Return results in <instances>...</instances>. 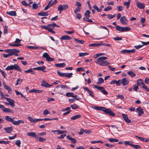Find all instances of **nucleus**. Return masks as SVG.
I'll list each match as a JSON object with an SVG mask.
<instances>
[{"instance_id":"f257e3e1","label":"nucleus","mask_w":149,"mask_h":149,"mask_svg":"<svg viewBox=\"0 0 149 149\" xmlns=\"http://www.w3.org/2000/svg\"><path fill=\"white\" fill-rule=\"evenodd\" d=\"M94 109L97 110H101L104 111L105 113L108 114L110 115L113 116H115V113L111 111L110 109H107L102 107H95Z\"/></svg>"},{"instance_id":"f03ea898","label":"nucleus","mask_w":149,"mask_h":149,"mask_svg":"<svg viewBox=\"0 0 149 149\" xmlns=\"http://www.w3.org/2000/svg\"><path fill=\"white\" fill-rule=\"evenodd\" d=\"M107 57L102 56L99 58L95 62L101 66H107L110 64V63L106 61H105L107 59Z\"/></svg>"},{"instance_id":"7ed1b4c3","label":"nucleus","mask_w":149,"mask_h":149,"mask_svg":"<svg viewBox=\"0 0 149 149\" xmlns=\"http://www.w3.org/2000/svg\"><path fill=\"white\" fill-rule=\"evenodd\" d=\"M10 118L8 116H6L5 118V119L8 121L12 122V123L15 125H18L20 123H24V122L22 120H18L17 121H14V118Z\"/></svg>"},{"instance_id":"20e7f679","label":"nucleus","mask_w":149,"mask_h":149,"mask_svg":"<svg viewBox=\"0 0 149 149\" xmlns=\"http://www.w3.org/2000/svg\"><path fill=\"white\" fill-rule=\"evenodd\" d=\"M4 52L8 53L10 56L15 55L17 56H18V54L20 51L19 50L15 49H8L4 50Z\"/></svg>"},{"instance_id":"39448f33","label":"nucleus","mask_w":149,"mask_h":149,"mask_svg":"<svg viewBox=\"0 0 149 149\" xmlns=\"http://www.w3.org/2000/svg\"><path fill=\"white\" fill-rule=\"evenodd\" d=\"M14 69L17 70L20 72H22V70L20 69L19 66L16 64H15L14 65H11L9 66H8L5 69V70H10Z\"/></svg>"},{"instance_id":"423d86ee","label":"nucleus","mask_w":149,"mask_h":149,"mask_svg":"<svg viewBox=\"0 0 149 149\" xmlns=\"http://www.w3.org/2000/svg\"><path fill=\"white\" fill-rule=\"evenodd\" d=\"M57 73L58 75L61 77H66L68 78H70L73 74L72 73H62L59 70H58L57 71Z\"/></svg>"},{"instance_id":"0eeeda50","label":"nucleus","mask_w":149,"mask_h":149,"mask_svg":"<svg viewBox=\"0 0 149 149\" xmlns=\"http://www.w3.org/2000/svg\"><path fill=\"white\" fill-rule=\"evenodd\" d=\"M94 87L95 88L100 90L101 92L103 94L107 95L108 94V92L105 90L104 88L103 87H101L97 85H94Z\"/></svg>"},{"instance_id":"6e6552de","label":"nucleus","mask_w":149,"mask_h":149,"mask_svg":"<svg viewBox=\"0 0 149 149\" xmlns=\"http://www.w3.org/2000/svg\"><path fill=\"white\" fill-rule=\"evenodd\" d=\"M0 109H1L4 112L13 113L14 112L13 110H11L9 108H6L3 105H1L0 104Z\"/></svg>"},{"instance_id":"1a4fd4ad","label":"nucleus","mask_w":149,"mask_h":149,"mask_svg":"<svg viewBox=\"0 0 149 149\" xmlns=\"http://www.w3.org/2000/svg\"><path fill=\"white\" fill-rule=\"evenodd\" d=\"M68 8V5H60L58 8V10L60 12L59 13L61 14L62 11L66 10Z\"/></svg>"},{"instance_id":"9d476101","label":"nucleus","mask_w":149,"mask_h":149,"mask_svg":"<svg viewBox=\"0 0 149 149\" xmlns=\"http://www.w3.org/2000/svg\"><path fill=\"white\" fill-rule=\"evenodd\" d=\"M42 56L48 61H53L54 60V59L51 57L47 53H44L43 54Z\"/></svg>"},{"instance_id":"9b49d317","label":"nucleus","mask_w":149,"mask_h":149,"mask_svg":"<svg viewBox=\"0 0 149 149\" xmlns=\"http://www.w3.org/2000/svg\"><path fill=\"white\" fill-rule=\"evenodd\" d=\"M5 99L9 102L8 104H9V105L11 107H14V106L15 102L13 100L8 97H5Z\"/></svg>"},{"instance_id":"f8f14e48","label":"nucleus","mask_w":149,"mask_h":149,"mask_svg":"<svg viewBox=\"0 0 149 149\" xmlns=\"http://www.w3.org/2000/svg\"><path fill=\"white\" fill-rule=\"evenodd\" d=\"M41 27L43 29L47 30L49 32L52 33H55V32L54 31L52 28L48 27V26H46L42 25L41 26Z\"/></svg>"},{"instance_id":"ddd939ff","label":"nucleus","mask_w":149,"mask_h":149,"mask_svg":"<svg viewBox=\"0 0 149 149\" xmlns=\"http://www.w3.org/2000/svg\"><path fill=\"white\" fill-rule=\"evenodd\" d=\"M29 121L32 123H35L40 121H42L43 119H34L31 117L29 116Z\"/></svg>"},{"instance_id":"4468645a","label":"nucleus","mask_w":149,"mask_h":149,"mask_svg":"<svg viewBox=\"0 0 149 149\" xmlns=\"http://www.w3.org/2000/svg\"><path fill=\"white\" fill-rule=\"evenodd\" d=\"M46 68L45 66H43L41 67H37L33 68V70H38L40 71H42L44 72H47V71L45 70Z\"/></svg>"},{"instance_id":"2eb2a0df","label":"nucleus","mask_w":149,"mask_h":149,"mask_svg":"<svg viewBox=\"0 0 149 149\" xmlns=\"http://www.w3.org/2000/svg\"><path fill=\"white\" fill-rule=\"evenodd\" d=\"M82 88L86 90L91 96L93 97H94V95H93L94 93L93 91L90 90L87 87H83Z\"/></svg>"},{"instance_id":"dca6fc26","label":"nucleus","mask_w":149,"mask_h":149,"mask_svg":"<svg viewBox=\"0 0 149 149\" xmlns=\"http://www.w3.org/2000/svg\"><path fill=\"white\" fill-rule=\"evenodd\" d=\"M121 83L123 86H125L128 84L129 81L127 78H124L121 80Z\"/></svg>"},{"instance_id":"f3484780","label":"nucleus","mask_w":149,"mask_h":149,"mask_svg":"<svg viewBox=\"0 0 149 149\" xmlns=\"http://www.w3.org/2000/svg\"><path fill=\"white\" fill-rule=\"evenodd\" d=\"M122 116L123 118L126 122L127 123H131V120L128 118L126 114H123Z\"/></svg>"},{"instance_id":"a211bd4d","label":"nucleus","mask_w":149,"mask_h":149,"mask_svg":"<svg viewBox=\"0 0 149 149\" xmlns=\"http://www.w3.org/2000/svg\"><path fill=\"white\" fill-rule=\"evenodd\" d=\"M3 84L4 88L8 91V93H9L10 92L12 91V88L8 86L7 85L4 81L3 82Z\"/></svg>"},{"instance_id":"6ab92c4d","label":"nucleus","mask_w":149,"mask_h":149,"mask_svg":"<svg viewBox=\"0 0 149 149\" xmlns=\"http://www.w3.org/2000/svg\"><path fill=\"white\" fill-rule=\"evenodd\" d=\"M136 112H138V116H141L143 113V111L141 107H138L136 109Z\"/></svg>"},{"instance_id":"aec40b11","label":"nucleus","mask_w":149,"mask_h":149,"mask_svg":"<svg viewBox=\"0 0 149 149\" xmlns=\"http://www.w3.org/2000/svg\"><path fill=\"white\" fill-rule=\"evenodd\" d=\"M136 6L138 8L141 9H143L145 7V4L144 3H141L140 2H138L136 3Z\"/></svg>"},{"instance_id":"412c9836","label":"nucleus","mask_w":149,"mask_h":149,"mask_svg":"<svg viewBox=\"0 0 149 149\" xmlns=\"http://www.w3.org/2000/svg\"><path fill=\"white\" fill-rule=\"evenodd\" d=\"M121 84V80H119L118 81H116V80H113L111 82L110 84H116L118 86H119Z\"/></svg>"},{"instance_id":"4be33fe9","label":"nucleus","mask_w":149,"mask_h":149,"mask_svg":"<svg viewBox=\"0 0 149 149\" xmlns=\"http://www.w3.org/2000/svg\"><path fill=\"white\" fill-rule=\"evenodd\" d=\"M120 21L121 23L123 24H127V20L125 16L122 17L120 18Z\"/></svg>"},{"instance_id":"5701e85b","label":"nucleus","mask_w":149,"mask_h":149,"mask_svg":"<svg viewBox=\"0 0 149 149\" xmlns=\"http://www.w3.org/2000/svg\"><path fill=\"white\" fill-rule=\"evenodd\" d=\"M136 84L137 85L139 86L141 85L143 86L145 84L143 80L141 79H139L136 81Z\"/></svg>"},{"instance_id":"b1692460","label":"nucleus","mask_w":149,"mask_h":149,"mask_svg":"<svg viewBox=\"0 0 149 149\" xmlns=\"http://www.w3.org/2000/svg\"><path fill=\"white\" fill-rule=\"evenodd\" d=\"M66 137L71 142L73 143H75L77 142L76 140L75 139L72 138L69 135H67Z\"/></svg>"},{"instance_id":"393cba45","label":"nucleus","mask_w":149,"mask_h":149,"mask_svg":"<svg viewBox=\"0 0 149 149\" xmlns=\"http://www.w3.org/2000/svg\"><path fill=\"white\" fill-rule=\"evenodd\" d=\"M41 85L43 87L47 88L50 87L52 86V85H49L45 81H43L41 84Z\"/></svg>"},{"instance_id":"a878e982","label":"nucleus","mask_w":149,"mask_h":149,"mask_svg":"<svg viewBox=\"0 0 149 149\" xmlns=\"http://www.w3.org/2000/svg\"><path fill=\"white\" fill-rule=\"evenodd\" d=\"M102 44V42L100 43H93L89 45V46L91 47H97Z\"/></svg>"},{"instance_id":"bb28decb","label":"nucleus","mask_w":149,"mask_h":149,"mask_svg":"<svg viewBox=\"0 0 149 149\" xmlns=\"http://www.w3.org/2000/svg\"><path fill=\"white\" fill-rule=\"evenodd\" d=\"M4 130H5L6 132L10 133L12 132L13 130V128L11 127H6L4 128Z\"/></svg>"},{"instance_id":"cd10ccee","label":"nucleus","mask_w":149,"mask_h":149,"mask_svg":"<svg viewBox=\"0 0 149 149\" xmlns=\"http://www.w3.org/2000/svg\"><path fill=\"white\" fill-rule=\"evenodd\" d=\"M71 37L68 35L63 36L60 38L61 39L63 40H69L71 39Z\"/></svg>"},{"instance_id":"c85d7f7f","label":"nucleus","mask_w":149,"mask_h":149,"mask_svg":"<svg viewBox=\"0 0 149 149\" xmlns=\"http://www.w3.org/2000/svg\"><path fill=\"white\" fill-rule=\"evenodd\" d=\"M6 13L10 16H15L16 15V13L15 11H13L10 12H7Z\"/></svg>"},{"instance_id":"c756f323","label":"nucleus","mask_w":149,"mask_h":149,"mask_svg":"<svg viewBox=\"0 0 149 149\" xmlns=\"http://www.w3.org/2000/svg\"><path fill=\"white\" fill-rule=\"evenodd\" d=\"M81 116L80 115H76L70 118V119L74 120L81 117Z\"/></svg>"},{"instance_id":"7c9ffc66","label":"nucleus","mask_w":149,"mask_h":149,"mask_svg":"<svg viewBox=\"0 0 149 149\" xmlns=\"http://www.w3.org/2000/svg\"><path fill=\"white\" fill-rule=\"evenodd\" d=\"M130 3V0H129L127 2H124L123 3V4L125 6H126V8L128 9L129 8Z\"/></svg>"},{"instance_id":"2f4dec72","label":"nucleus","mask_w":149,"mask_h":149,"mask_svg":"<svg viewBox=\"0 0 149 149\" xmlns=\"http://www.w3.org/2000/svg\"><path fill=\"white\" fill-rule=\"evenodd\" d=\"M55 66L57 67L62 68L65 66V64L64 63H56L55 64Z\"/></svg>"},{"instance_id":"473e14b6","label":"nucleus","mask_w":149,"mask_h":149,"mask_svg":"<svg viewBox=\"0 0 149 149\" xmlns=\"http://www.w3.org/2000/svg\"><path fill=\"white\" fill-rule=\"evenodd\" d=\"M48 12H41L38 13V15L42 16H47L48 15Z\"/></svg>"},{"instance_id":"72a5a7b5","label":"nucleus","mask_w":149,"mask_h":149,"mask_svg":"<svg viewBox=\"0 0 149 149\" xmlns=\"http://www.w3.org/2000/svg\"><path fill=\"white\" fill-rule=\"evenodd\" d=\"M70 107L73 109H75L79 108V106L77 104H74L70 105Z\"/></svg>"},{"instance_id":"f704fd0d","label":"nucleus","mask_w":149,"mask_h":149,"mask_svg":"<svg viewBox=\"0 0 149 149\" xmlns=\"http://www.w3.org/2000/svg\"><path fill=\"white\" fill-rule=\"evenodd\" d=\"M131 28L129 27H122V32L124 31H130L131 29Z\"/></svg>"},{"instance_id":"c9c22d12","label":"nucleus","mask_w":149,"mask_h":149,"mask_svg":"<svg viewBox=\"0 0 149 149\" xmlns=\"http://www.w3.org/2000/svg\"><path fill=\"white\" fill-rule=\"evenodd\" d=\"M52 0L50 1L49 3H48L49 4V5L50 6V7L52 6L53 5H54V4H55L57 2V0H55V1L52 2Z\"/></svg>"},{"instance_id":"e433bc0d","label":"nucleus","mask_w":149,"mask_h":149,"mask_svg":"<svg viewBox=\"0 0 149 149\" xmlns=\"http://www.w3.org/2000/svg\"><path fill=\"white\" fill-rule=\"evenodd\" d=\"M108 140L110 142H118L119 141L118 139L113 138H109L108 139Z\"/></svg>"},{"instance_id":"4c0bfd02","label":"nucleus","mask_w":149,"mask_h":149,"mask_svg":"<svg viewBox=\"0 0 149 149\" xmlns=\"http://www.w3.org/2000/svg\"><path fill=\"white\" fill-rule=\"evenodd\" d=\"M128 74L132 77H134L136 76V74L132 71H129L127 72Z\"/></svg>"},{"instance_id":"58836bf2","label":"nucleus","mask_w":149,"mask_h":149,"mask_svg":"<svg viewBox=\"0 0 149 149\" xmlns=\"http://www.w3.org/2000/svg\"><path fill=\"white\" fill-rule=\"evenodd\" d=\"M91 12L89 10H87L85 13L84 15L86 17L89 18L90 17V16L89 15V14Z\"/></svg>"},{"instance_id":"ea45409f","label":"nucleus","mask_w":149,"mask_h":149,"mask_svg":"<svg viewBox=\"0 0 149 149\" xmlns=\"http://www.w3.org/2000/svg\"><path fill=\"white\" fill-rule=\"evenodd\" d=\"M74 40L77 42L81 44H83L84 42V41L83 40H80L76 38H74Z\"/></svg>"},{"instance_id":"a19ab883","label":"nucleus","mask_w":149,"mask_h":149,"mask_svg":"<svg viewBox=\"0 0 149 149\" xmlns=\"http://www.w3.org/2000/svg\"><path fill=\"white\" fill-rule=\"evenodd\" d=\"M67 132V131L66 130L61 131L59 130H57V133L58 134H62L66 133Z\"/></svg>"},{"instance_id":"79ce46f5","label":"nucleus","mask_w":149,"mask_h":149,"mask_svg":"<svg viewBox=\"0 0 149 149\" xmlns=\"http://www.w3.org/2000/svg\"><path fill=\"white\" fill-rule=\"evenodd\" d=\"M124 143L126 146L129 145H131V146H132V145L133 144L132 142V141H125Z\"/></svg>"},{"instance_id":"37998d69","label":"nucleus","mask_w":149,"mask_h":149,"mask_svg":"<svg viewBox=\"0 0 149 149\" xmlns=\"http://www.w3.org/2000/svg\"><path fill=\"white\" fill-rule=\"evenodd\" d=\"M88 53L85 52V53H79V56L83 57L86 55H88Z\"/></svg>"},{"instance_id":"c03bdc74","label":"nucleus","mask_w":149,"mask_h":149,"mask_svg":"<svg viewBox=\"0 0 149 149\" xmlns=\"http://www.w3.org/2000/svg\"><path fill=\"white\" fill-rule=\"evenodd\" d=\"M104 82L103 79L101 77L99 78L98 79V81L97 82V84H102Z\"/></svg>"},{"instance_id":"a18cd8bd","label":"nucleus","mask_w":149,"mask_h":149,"mask_svg":"<svg viewBox=\"0 0 149 149\" xmlns=\"http://www.w3.org/2000/svg\"><path fill=\"white\" fill-rule=\"evenodd\" d=\"M22 81V79L19 78L18 79L17 81V82L15 84V86H17L18 84H21Z\"/></svg>"},{"instance_id":"49530a36","label":"nucleus","mask_w":149,"mask_h":149,"mask_svg":"<svg viewBox=\"0 0 149 149\" xmlns=\"http://www.w3.org/2000/svg\"><path fill=\"white\" fill-rule=\"evenodd\" d=\"M134 148L136 149H138L139 148H141V147L138 145H135L134 144H133L132 145V146Z\"/></svg>"},{"instance_id":"de8ad7c7","label":"nucleus","mask_w":149,"mask_h":149,"mask_svg":"<svg viewBox=\"0 0 149 149\" xmlns=\"http://www.w3.org/2000/svg\"><path fill=\"white\" fill-rule=\"evenodd\" d=\"M3 33L4 34H7L8 33V26H4Z\"/></svg>"},{"instance_id":"09e8293b","label":"nucleus","mask_w":149,"mask_h":149,"mask_svg":"<svg viewBox=\"0 0 149 149\" xmlns=\"http://www.w3.org/2000/svg\"><path fill=\"white\" fill-rule=\"evenodd\" d=\"M93 8L96 10L98 12H100L101 11L100 9L96 5H94Z\"/></svg>"},{"instance_id":"8fccbe9b","label":"nucleus","mask_w":149,"mask_h":149,"mask_svg":"<svg viewBox=\"0 0 149 149\" xmlns=\"http://www.w3.org/2000/svg\"><path fill=\"white\" fill-rule=\"evenodd\" d=\"M116 15H112L111 14H108L107 15V18L108 19H111L112 18H113V17H115V16Z\"/></svg>"},{"instance_id":"3c124183","label":"nucleus","mask_w":149,"mask_h":149,"mask_svg":"<svg viewBox=\"0 0 149 149\" xmlns=\"http://www.w3.org/2000/svg\"><path fill=\"white\" fill-rule=\"evenodd\" d=\"M38 5L36 3H34L32 5L33 9H37L38 8Z\"/></svg>"},{"instance_id":"603ef678","label":"nucleus","mask_w":149,"mask_h":149,"mask_svg":"<svg viewBox=\"0 0 149 149\" xmlns=\"http://www.w3.org/2000/svg\"><path fill=\"white\" fill-rule=\"evenodd\" d=\"M116 29L117 31L122 32V27L118 25L116 27Z\"/></svg>"},{"instance_id":"864d4df0","label":"nucleus","mask_w":149,"mask_h":149,"mask_svg":"<svg viewBox=\"0 0 149 149\" xmlns=\"http://www.w3.org/2000/svg\"><path fill=\"white\" fill-rule=\"evenodd\" d=\"M112 8L110 6H108L106 8L104 9V10L105 11H109L111 10Z\"/></svg>"},{"instance_id":"5fc2aeb1","label":"nucleus","mask_w":149,"mask_h":149,"mask_svg":"<svg viewBox=\"0 0 149 149\" xmlns=\"http://www.w3.org/2000/svg\"><path fill=\"white\" fill-rule=\"evenodd\" d=\"M88 18H83V20L84 21H86L88 22H93V21L91 19H88Z\"/></svg>"},{"instance_id":"6e6d98bb","label":"nucleus","mask_w":149,"mask_h":149,"mask_svg":"<svg viewBox=\"0 0 149 149\" xmlns=\"http://www.w3.org/2000/svg\"><path fill=\"white\" fill-rule=\"evenodd\" d=\"M10 141H0V143L3 144H8Z\"/></svg>"},{"instance_id":"4d7b16f0","label":"nucleus","mask_w":149,"mask_h":149,"mask_svg":"<svg viewBox=\"0 0 149 149\" xmlns=\"http://www.w3.org/2000/svg\"><path fill=\"white\" fill-rule=\"evenodd\" d=\"M73 94L74 93H67L65 95L68 97H72Z\"/></svg>"},{"instance_id":"13d9d810","label":"nucleus","mask_w":149,"mask_h":149,"mask_svg":"<svg viewBox=\"0 0 149 149\" xmlns=\"http://www.w3.org/2000/svg\"><path fill=\"white\" fill-rule=\"evenodd\" d=\"M120 52L122 54H128V50L124 49L123 50L121 51H120Z\"/></svg>"},{"instance_id":"bf43d9fd","label":"nucleus","mask_w":149,"mask_h":149,"mask_svg":"<svg viewBox=\"0 0 149 149\" xmlns=\"http://www.w3.org/2000/svg\"><path fill=\"white\" fill-rule=\"evenodd\" d=\"M50 113V112L48 111L47 109L45 110L43 112V114L45 116H46L47 114Z\"/></svg>"},{"instance_id":"052dcab7","label":"nucleus","mask_w":149,"mask_h":149,"mask_svg":"<svg viewBox=\"0 0 149 149\" xmlns=\"http://www.w3.org/2000/svg\"><path fill=\"white\" fill-rule=\"evenodd\" d=\"M142 88L148 92L149 91V88H148L147 86L144 84V85L142 86Z\"/></svg>"},{"instance_id":"680f3d73","label":"nucleus","mask_w":149,"mask_h":149,"mask_svg":"<svg viewBox=\"0 0 149 149\" xmlns=\"http://www.w3.org/2000/svg\"><path fill=\"white\" fill-rule=\"evenodd\" d=\"M36 133L33 132H29V136L34 137Z\"/></svg>"},{"instance_id":"e2e57ef3","label":"nucleus","mask_w":149,"mask_h":149,"mask_svg":"<svg viewBox=\"0 0 149 149\" xmlns=\"http://www.w3.org/2000/svg\"><path fill=\"white\" fill-rule=\"evenodd\" d=\"M113 39L119 41V40H122V39L121 38L119 37L118 36H116V37H114L113 38Z\"/></svg>"},{"instance_id":"0e129e2a","label":"nucleus","mask_w":149,"mask_h":149,"mask_svg":"<svg viewBox=\"0 0 149 149\" xmlns=\"http://www.w3.org/2000/svg\"><path fill=\"white\" fill-rule=\"evenodd\" d=\"M21 143V142L19 140H17L16 141L15 144L17 145V146L19 147H20V144Z\"/></svg>"},{"instance_id":"69168bd1","label":"nucleus","mask_w":149,"mask_h":149,"mask_svg":"<svg viewBox=\"0 0 149 149\" xmlns=\"http://www.w3.org/2000/svg\"><path fill=\"white\" fill-rule=\"evenodd\" d=\"M21 3L24 6H28V3H27L25 1H23L21 2Z\"/></svg>"},{"instance_id":"338daca9","label":"nucleus","mask_w":149,"mask_h":149,"mask_svg":"<svg viewBox=\"0 0 149 149\" xmlns=\"http://www.w3.org/2000/svg\"><path fill=\"white\" fill-rule=\"evenodd\" d=\"M139 86L137 85H134L133 87V89L135 91H137V90L139 89Z\"/></svg>"},{"instance_id":"774afa93","label":"nucleus","mask_w":149,"mask_h":149,"mask_svg":"<svg viewBox=\"0 0 149 149\" xmlns=\"http://www.w3.org/2000/svg\"><path fill=\"white\" fill-rule=\"evenodd\" d=\"M117 8L119 11H121L123 10V7L122 6H118L117 7Z\"/></svg>"}]
</instances>
